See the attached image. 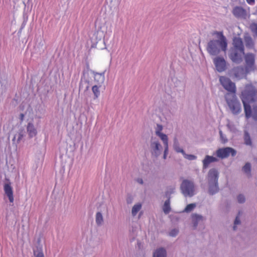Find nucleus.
I'll return each instance as SVG.
<instances>
[{"label":"nucleus","mask_w":257,"mask_h":257,"mask_svg":"<svg viewBox=\"0 0 257 257\" xmlns=\"http://www.w3.org/2000/svg\"><path fill=\"white\" fill-rule=\"evenodd\" d=\"M212 35L216 36L218 40H210L207 44V51L211 55H217L221 51L225 52L227 43L222 32L214 31Z\"/></svg>","instance_id":"obj_1"},{"label":"nucleus","mask_w":257,"mask_h":257,"mask_svg":"<svg viewBox=\"0 0 257 257\" xmlns=\"http://www.w3.org/2000/svg\"><path fill=\"white\" fill-rule=\"evenodd\" d=\"M244 67L237 66L232 69V71L236 78L238 79L245 77L246 75L255 69V55L252 53H247L244 55Z\"/></svg>","instance_id":"obj_2"},{"label":"nucleus","mask_w":257,"mask_h":257,"mask_svg":"<svg viewBox=\"0 0 257 257\" xmlns=\"http://www.w3.org/2000/svg\"><path fill=\"white\" fill-rule=\"evenodd\" d=\"M256 94L257 91L251 85H246L244 90L241 92V99L244 106L245 116L247 118L251 116V109L249 104L254 101Z\"/></svg>","instance_id":"obj_3"},{"label":"nucleus","mask_w":257,"mask_h":257,"mask_svg":"<svg viewBox=\"0 0 257 257\" xmlns=\"http://www.w3.org/2000/svg\"><path fill=\"white\" fill-rule=\"evenodd\" d=\"M218 172L215 169H211L208 174V180L209 184V191L213 195L218 190Z\"/></svg>","instance_id":"obj_4"},{"label":"nucleus","mask_w":257,"mask_h":257,"mask_svg":"<svg viewBox=\"0 0 257 257\" xmlns=\"http://www.w3.org/2000/svg\"><path fill=\"white\" fill-rule=\"evenodd\" d=\"M181 189L182 193L185 196L192 197L194 194V185L193 182L187 180L183 181Z\"/></svg>","instance_id":"obj_5"},{"label":"nucleus","mask_w":257,"mask_h":257,"mask_svg":"<svg viewBox=\"0 0 257 257\" xmlns=\"http://www.w3.org/2000/svg\"><path fill=\"white\" fill-rule=\"evenodd\" d=\"M219 81L223 88L227 91L235 94L236 92V86L234 83L225 76H220Z\"/></svg>","instance_id":"obj_6"},{"label":"nucleus","mask_w":257,"mask_h":257,"mask_svg":"<svg viewBox=\"0 0 257 257\" xmlns=\"http://www.w3.org/2000/svg\"><path fill=\"white\" fill-rule=\"evenodd\" d=\"M225 99L228 105L233 113H238L241 111V105L239 102L235 97V94L232 96V99H229L227 95L225 96Z\"/></svg>","instance_id":"obj_7"},{"label":"nucleus","mask_w":257,"mask_h":257,"mask_svg":"<svg viewBox=\"0 0 257 257\" xmlns=\"http://www.w3.org/2000/svg\"><path fill=\"white\" fill-rule=\"evenodd\" d=\"M216 155L221 159L228 158L230 155L232 157H234L236 154V151L233 148L230 147H226L218 149L216 151Z\"/></svg>","instance_id":"obj_8"},{"label":"nucleus","mask_w":257,"mask_h":257,"mask_svg":"<svg viewBox=\"0 0 257 257\" xmlns=\"http://www.w3.org/2000/svg\"><path fill=\"white\" fill-rule=\"evenodd\" d=\"M245 55L244 51L242 52L238 50L231 49L229 58L233 62L239 64L242 60V56Z\"/></svg>","instance_id":"obj_9"},{"label":"nucleus","mask_w":257,"mask_h":257,"mask_svg":"<svg viewBox=\"0 0 257 257\" xmlns=\"http://www.w3.org/2000/svg\"><path fill=\"white\" fill-rule=\"evenodd\" d=\"M213 62L217 70L222 72L226 69V61L222 57H217L214 59Z\"/></svg>","instance_id":"obj_10"},{"label":"nucleus","mask_w":257,"mask_h":257,"mask_svg":"<svg viewBox=\"0 0 257 257\" xmlns=\"http://www.w3.org/2000/svg\"><path fill=\"white\" fill-rule=\"evenodd\" d=\"M231 49L244 51V46L242 39L239 37H234L233 39V47Z\"/></svg>","instance_id":"obj_11"},{"label":"nucleus","mask_w":257,"mask_h":257,"mask_svg":"<svg viewBox=\"0 0 257 257\" xmlns=\"http://www.w3.org/2000/svg\"><path fill=\"white\" fill-rule=\"evenodd\" d=\"M233 15L236 18H245L246 11L240 7H235L232 10Z\"/></svg>","instance_id":"obj_12"},{"label":"nucleus","mask_w":257,"mask_h":257,"mask_svg":"<svg viewBox=\"0 0 257 257\" xmlns=\"http://www.w3.org/2000/svg\"><path fill=\"white\" fill-rule=\"evenodd\" d=\"M4 191L6 194L9 198L10 202L13 203L14 200L13 191L10 184H6L4 185Z\"/></svg>","instance_id":"obj_13"},{"label":"nucleus","mask_w":257,"mask_h":257,"mask_svg":"<svg viewBox=\"0 0 257 257\" xmlns=\"http://www.w3.org/2000/svg\"><path fill=\"white\" fill-rule=\"evenodd\" d=\"M105 80L104 73H95L94 74V80L95 82V85H102Z\"/></svg>","instance_id":"obj_14"},{"label":"nucleus","mask_w":257,"mask_h":257,"mask_svg":"<svg viewBox=\"0 0 257 257\" xmlns=\"http://www.w3.org/2000/svg\"><path fill=\"white\" fill-rule=\"evenodd\" d=\"M217 161V159L215 157L207 155L203 161V168L206 169L211 163Z\"/></svg>","instance_id":"obj_15"},{"label":"nucleus","mask_w":257,"mask_h":257,"mask_svg":"<svg viewBox=\"0 0 257 257\" xmlns=\"http://www.w3.org/2000/svg\"><path fill=\"white\" fill-rule=\"evenodd\" d=\"M151 147L153 150V153L156 156H158L159 155V151L160 148L161 147V146L158 141L152 142L151 144Z\"/></svg>","instance_id":"obj_16"},{"label":"nucleus","mask_w":257,"mask_h":257,"mask_svg":"<svg viewBox=\"0 0 257 257\" xmlns=\"http://www.w3.org/2000/svg\"><path fill=\"white\" fill-rule=\"evenodd\" d=\"M27 131L30 138H32L36 136L37 132L34 125L32 123H28L27 127Z\"/></svg>","instance_id":"obj_17"},{"label":"nucleus","mask_w":257,"mask_h":257,"mask_svg":"<svg viewBox=\"0 0 257 257\" xmlns=\"http://www.w3.org/2000/svg\"><path fill=\"white\" fill-rule=\"evenodd\" d=\"M162 129L163 127L161 125H158V128L156 131V134L160 137L163 142L166 143V141H168V137L166 135L161 133Z\"/></svg>","instance_id":"obj_18"},{"label":"nucleus","mask_w":257,"mask_h":257,"mask_svg":"<svg viewBox=\"0 0 257 257\" xmlns=\"http://www.w3.org/2000/svg\"><path fill=\"white\" fill-rule=\"evenodd\" d=\"M102 85H94L92 87V91L94 94V99L98 98L100 95V88Z\"/></svg>","instance_id":"obj_19"},{"label":"nucleus","mask_w":257,"mask_h":257,"mask_svg":"<svg viewBox=\"0 0 257 257\" xmlns=\"http://www.w3.org/2000/svg\"><path fill=\"white\" fill-rule=\"evenodd\" d=\"M153 257H166V250L163 248L156 250L154 253Z\"/></svg>","instance_id":"obj_20"},{"label":"nucleus","mask_w":257,"mask_h":257,"mask_svg":"<svg viewBox=\"0 0 257 257\" xmlns=\"http://www.w3.org/2000/svg\"><path fill=\"white\" fill-rule=\"evenodd\" d=\"M192 220L194 222V226L196 227L197 225V224L200 221H203V217L202 216L199 215L198 214H193L192 215Z\"/></svg>","instance_id":"obj_21"},{"label":"nucleus","mask_w":257,"mask_h":257,"mask_svg":"<svg viewBox=\"0 0 257 257\" xmlns=\"http://www.w3.org/2000/svg\"><path fill=\"white\" fill-rule=\"evenodd\" d=\"M163 210L164 212L167 214H168L170 211H171V207H170V199H168L167 200L163 206Z\"/></svg>","instance_id":"obj_22"},{"label":"nucleus","mask_w":257,"mask_h":257,"mask_svg":"<svg viewBox=\"0 0 257 257\" xmlns=\"http://www.w3.org/2000/svg\"><path fill=\"white\" fill-rule=\"evenodd\" d=\"M245 45L247 47L252 48L254 45V43L252 38L250 36H245L244 38Z\"/></svg>","instance_id":"obj_23"},{"label":"nucleus","mask_w":257,"mask_h":257,"mask_svg":"<svg viewBox=\"0 0 257 257\" xmlns=\"http://www.w3.org/2000/svg\"><path fill=\"white\" fill-rule=\"evenodd\" d=\"M142 208V205L141 203H138L135 204L132 208V214L133 216L137 215V213L141 210Z\"/></svg>","instance_id":"obj_24"},{"label":"nucleus","mask_w":257,"mask_h":257,"mask_svg":"<svg viewBox=\"0 0 257 257\" xmlns=\"http://www.w3.org/2000/svg\"><path fill=\"white\" fill-rule=\"evenodd\" d=\"M24 134V130L21 129V130H19V131L18 132V133L15 135L13 141H14L17 138V143H19L21 141V140L22 139V138H23Z\"/></svg>","instance_id":"obj_25"},{"label":"nucleus","mask_w":257,"mask_h":257,"mask_svg":"<svg viewBox=\"0 0 257 257\" xmlns=\"http://www.w3.org/2000/svg\"><path fill=\"white\" fill-rule=\"evenodd\" d=\"M95 221L97 225H101L103 222V218L102 214L100 212H98L96 214Z\"/></svg>","instance_id":"obj_26"},{"label":"nucleus","mask_w":257,"mask_h":257,"mask_svg":"<svg viewBox=\"0 0 257 257\" xmlns=\"http://www.w3.org/2000/svg\"><path fill=\"white\" fill-rule=\"evenodd\" d=\"M242 170L245 173L250 176L251 172V165L250 163H246L245 165L243 167Z\"/></svg>","instance_id":"obj_27"},{"label":"nucleus","mask_w":257,"mask_h":257,"mask_svg":"<svg viewBox=\"0 0 257 257\" xmlns=\"http://www.w3.org/2000/svg\"><path fill=\"white\" fill-rule=\"evenodd\" d=\"M181 153L185 159L189 160H193L196 159V157L193 155H188L185 153L184 150H181Z\"/></svg>","instance_id":"obj_28"},{"label":"nucleus","mask_w":257,"mask_h":257,"mask_svg":"<svg viewBox=\"0 0 257 257\" xmlns=\"http://www.w3.org/2000/svg\"><path fill=\"white\" fill-rule=\"evenodd\" d=\"M196 207L195 203H191L186 206L185 208V211L187 212L191 211Z\"/></svg>","instance_id":"obj_29"},{"label":"nucleus","mask_w":257,"mask_h":257,"mask_svg":"<svg viewBox=\"0 0 257 257\" xmlns=\"http://www.w3.org/2000/svg\"><path fill=\"white\" fill-rule=\"evenodd\" d=\"M245 144L247 145H250L251 144V139L248 133H246L244 136Z\"/></svg>","instance_id":"obj_30"},{"label":"nucleus","mask_w":257,"mask_h":257,"mask_svg":"<svg viewBox=\"0 0 257 257\" xmlns=\"http://www.w3.org/2000/svg\"><path fill=\"white\" fill-rule=\"evenodd\" d=\"M163 143L165 146V151L163 158L164 159H165L166 158L168 152V141H166V143L165 142H163Z\"/></svg>","instance_id":"obj_31"},{"label":"nucleus","mask_w":257,"mask_h":257,"mask_svg":"<svg viewBox=\"0 0 257 257\" xmlns=\"http://www.w3.org/2000/svg\"><path fill=\"white\" fill-rule=\"evenodd\" d=\"M34 253L35 257H44V255L42 249L36 251H35Z\"/></svg>","instance_id":"obj_32"},{"label":"nucleus","mask_w":257,"mask_h":257,"mask_svg":"<svg viewBox=\"0 0 257 257\" xmlns=\"http://www.w3.org/2000/svg\"><path fill=\"white\" fill-rule=\"evenodd\" d=\"M237 200L240 203H243L245 201V197L243 195L240 194L237 196Z\"/></svg>","instance_id":"obj_33"},{"label":"nucleus","mask_w":257,"mask_h":257,"mask_svg":"<svg viewBox=\"0 0 257 257\" xmlns=\"http://www.w3.org/2000/svg\"><path fill=\"white\" fill-rule=\"evenodd\" d=\"M252 117L254 120H257V106L253 108Z\"/></svg>","instance_id":"obj_34"},{"label":"nucleus","mask_w":257,"mask_h":257,"mask_svg":"<svg viewBox=\"0 0 257 257\" xmlns=\"http://www.w3.org/2000/svg\"><path fill=\"white\" fill-rule=\"evenodd\" d=\"M179 231L177 229H172L169 233L170 236H175L178 233Z\"/></svg>","instance_id":"obj_35"},{"label":"nucleus","mask_w":257,"mask_h":257,"mask_svg":"<svg viewBox=\"0 0 257 257\" xmlns=\"http://www.w3.org/2000/svg\"><path fill=\"white\" fill-rule=\"evenodd\" d=\"M251 31L257 34V24H252L250 26Z\"/></svg>","instance_id":"obj_36"},{"label":"nucleus","mask_w":257,"mask_h":257,"mask_svg":"<svg viewBox=\"0 0 257 257\" xmlns=\"http://www.w3.org/2000/svg\"><path fill=\"white\" fill-rule=\"evenodd\" d=\"M240 221L239 217L238 216H236V218L235 219V221H234V225L233 226V230H235L236 229V225H237V224H240Z\"/></svg>","instance_id":"obj_37"},{"label":"nucleus","mask_w":257,"mask_h":257,"mask_svg":"<svg viewBox=\"0 0 257 257\" xmlns=\"http://www.w3.org/2000/svg\"><path fill=\"white\" fill-rule=\"evenodd\" d=\"M246 1L250 5H254L255 4V0H246Z\"/></svg>","instance_id":"obj_38"},{"label":"nucleus","mask_w":257,"mask_h":257,"mask_svg":"<svg viewBox=\"0 0 257 257\" xmlns=\"http://www.w3.org/2000/svg\"><path fill=\"white\" fill-rule=\"evenodd\" d=\"M220 139H221L222 143L223 144H225L227 141V140L224 137L223 135L222 136V138H220Z\"/></svg>","instance_id":"obj_39"},{"label":"nucleus","mask_w":257,"mask_h":257,"mask_svg":"<svg viewBox=\"0 0 257 257\" xmlns=\"http://www.w3.org/2000/svg\"><path fill=\"white\" fill-rule=\"evenodd\" d=\"M175 150L176 152H177L178 153H181V150H183L182 149L178 147H176L175 148Z\"/></svg>","instance_id":"obj_40"},{"label":"nucleus","mask_w":257,"mask_h":257,"mask_svg":"<svg viewBox=\"0 0 257 257\" xmlns=\"http://www.w3.org/2000/svg\"><path fill=\"white\" fill-rule=\"evenodd\" d=\"M137 181L140 184H143V180L142 178L137 179Z\"/></svg>","instance_id":"obj_41"},{"label":"nucleus","mask_w":257,"mask_h":257,"mask_svg":"<svg viewBox=\"0 0 257 257\" xmlns=\"http://www.w3.org/2000/svg\"><path fill=\"white\" fill-rule=\"evenodd\" d=\"M175 188H173L171 189V191H170V192H168V191L166 192V195H168V194H170L172 193H173L174 192V190Z\"/></svg>","instance_id":"obj_42"},{"label":"nucleus","mask_w":257,"mask_h":257,"mask_svg":"<svg viewBox=\"0 0 257 257\" xmlns=\"http://www.w3.org/2000/svg\"><path fill=\"white\" fill-rule=\"evenodd\" d=\"M220 137L222 138L223 133L221 130L219 131Z\"/></svg>","instance_id":"obj_43"},{"label":"nucleus","mask_w":257,"mask_h":257,"mask_svg":"<svg viewBox=\"0 0 257 257\" xmlns=\"http://www.w3.org/2000/svg\"><path fill=\"white\" fill-rule=\"evenodd\" d=\"M24 114H21V120H23L24 119Z\"/></svg>","instance_id":"obj_44"}]
</instances>
